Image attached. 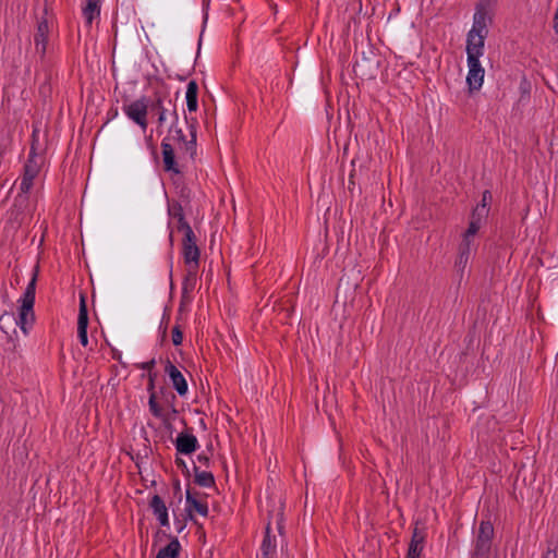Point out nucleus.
Masks as SVG:
<instances>
[{"mask_svg": "<svg viewBox=\"0 0 558 558\" xmlns=\"http://www.w3.org/2000/svg\"><path fill=\"white\" fill-rule=\"evenodd\" d=\"M490 201V193L489 191H485L483 193V196H482V201L481 203H478L476 206H483L484 205V208H485V217L487 218L488 216V213H489V206H488V202Z\"/></svg>", "mask_w": 558, "mask_h": 558, "instance_id": "c756f323", "label": "nucleus"}, {"mask_svg": "<svg viewBox=\"0 0 558 558\" xmlns=\"http://www.w3.org/2000/svg\"><path fill=\"white\" fill-rule=\"evenodd\" d=\"M49 39V24L46 20H43L37 25V31L34 37L35 49L41 56H45L47 51Z\"/></svg>", "mask_w": 558, "mask_h": 558, "instance_id": "f3484780", "label": "nucleus"}, {"mask_svg": "<svg viewBox=\"0 0 558 558\" xmlns=\"http://www.w3.org/2000/svg\"><path fill=\"white\" fill-rule=\"evenodd\" d=\"M165 373L169 377L170 383L178 395L180 397L186 396L189 391L187 381L182 372L169 360L166 363Z\"/></svg>", "mask_w": 558, "mask_h": 558, "instance_id": "9d476101", "label": "nucleus"}, {"mask_svg": "<svg viewBox=\"0 0 558 558\" xmlns=\"http://www.w3.org/2000/svg\"><path fill=\"white\" fill-rule=\"evenodd\" d=\"M486 220L485 217V208L483 206H475L471 214V219L468 229L463 233L464 238L474 240L477 231L482 227L483 222Z\"/></svg>", "mask_w": 558, "mask_h": 558, "instance_id": "4468645a", "label": "nucleus"}, {"mask_svg": "<svg viewBox=\"0 0 558 558\" xmlns=\"http://www.w3.org/2000/svg\"><path fill=\"white\" fill-rule=\"evenodd\" d=\"M169 244H170V247L172 248V246H173V231H172V229H170V231H169Z\"/></svg>", "mask_w": 558, "mask_h": 558, "instance_id": "e433bc0d", "label": "nucleus"}, {"mask_svg": "<svg viewBox=\"0 0 558 558\" xmlns=\"http://www.w3.org/2000/svg\"><path fill=\"white\" fill-rule=\"evenodd\" d=\"M189 134L171 126L169 135L161 142L163 169L172 175H180L193 163L197 154L196 122H187Z\"/></svg>", "mask_w": 558, "mask_h": 558, "instance_id": "f257e3e1", "label": "nucleus"}, {"mask_svg": "<svg viewBox=\"0 0 558 558\" xmlns=\"http://www.w3.org/2000/svg\"><path fill=\"white\" fill-rule=\"evenodd\" d=\"M171 340H172V343H173L174 345H180V344H182V341H183V332L181 331L180 326L175 325V326L172 328V332H171Z\"/></svg>", "mask_w": 558, "mask_h": 558, "instance_id": "c85d7f7f", "label": "nucleus"}, {"mask_svg": "<svg viewBox=\"0 0 558 558\" xmlns=\"http://www.w3.org/2000/svg\"><path fill=\"white\" fill-rule=\"evenodd\" d=\"M198 269L186 268V274L182 282V299L190 300L192 292L195 289L197 282Z\"/></svg>", "mask_w": 558, "mask_h": 558, "instance_id": "4be33fe9", "label": "nucleus"}, {"mask_svg": "<svg viewBox=\"0 0 558 558\" xmlns=\"http://www.w3.org/2000/svg\"><path fill=\"white\" fill-rule=\"evenodd\" d=\"M195 483L202 487L209 488L215 485V477L211 472L201 471L197 466H194Z\"/></svg>", "mask_w": 558, "mask_h": 558, "instance_id": "393cba45", "label": "nucleus"}, {"mask_svg": "<svg viewBox=\"0 0 558 558\" xmlns=\"http://www.w3.org/2000/svg\"><path fill=\"white\" fill-rule=\"evenodd\" d=\"M544 558H557V553L555 550L548 549L544 556Z\"/></svg>", "mask_w": 558, "mask_h": 558, "instance_id": "72a5a7b5", "label": "nucleus"}, {"mask_svg": "<svg viewBox=\"0 0 558 558\" xmlns=\"http://www.w3.org/2000/svg\"><path fill=\"white\" fill-rule=\"evenodd\" d=\"M186 108L190 112H195L198 108V85L195 81H190L185 92Z\"/></svg>", "mask_w": 558, "mask_h": 558, "instance_id": "5701e85b", "label": "nucleus"}, {"mask_svg": "<svg viewBox=\"0 0 558 558\" xmlns=\"http://www.w3.org/2000/svg\"><path fill=\"white\" fill-rule=\"evenodd\" d=\"M490 22L492 19L486 8L483 4L476 5L475 12L473 14L472 27L468 32V34L487 38Z\"/></svg>", "mask_w": 558, "mask_h": 558, "instance_id": "1a4fd4ad", "label": "nucleus"}, {"mask_svg": "<svg viewBox=\"0 0 558 558\" xmlns=\"http://www.w3.org/2000/svg\"><path fill=\"white\" fill-rule=\"evenodd\" d=\"M155 364V361H149V362H146L143 364V368L144 369H150L153 367V365Z\"/></svg>", "mask_w": 558, "mask_h": 558, "instance_id": "c9c22d12", "label": "nucleus"}, {"mask_svg": "<svg viewBox=\"0 0 558 558\" xmlns=\"http://www.w3.org/2000/svg\"><path fill=\"white\" fill-rule=\"evenodd\" d=\"M468 64V74H466V85L469 92L472 94L474 92H478L484 83L485 70L481 64L480 59L476 58H466Z\"/></svg>", "mask_w": 558, "mask_h": 558, "instance_id": "6e6552de", "label": "nucleus"}, {"mask_svg": "<svg viewBox=\"0 0 558 558\" xmlns=\"http://www.w3.org/2000/svg\"><path fill=\"white\" fill-rule=\"evenodd\" d=\"M182 257L186 268H199L201 251L196 244V235L193 229L184 233L182 241Z\"/></svg>", "mask_w": 558, "mask_h": 558, "instance_id": "39448f33", "label": "nucleus"}, {"mask_svg": "<svg viewBox=\"0 0 558 558\" xmlns=\"http://www.w3.org/2000/svg\"><path fill=\"white\" fill-rule=\"evenodd\" d=\"M168 214L170 217V221L168 223V228L170 229L171 221H177L178 229L187 232L189 229H192L189 222L185 220L183 208L180 204H172L168 207Z\"/></svg>", "mask_w": 558, "mask_h": 558, "instance_id": "aec40b11", "label": "nucleus"}, {"mask_svg": "<svg viewBox=\"0 0 558 558\" xmlns=\"http://www.w3.org/2000/svg\"><path fill=\"white\" fill-rule=\"evenodd\" d=\"M197 459H198V461H199V462H202V463H204V464H207V463H208V461H209L208 457L203 456V454H199V456L197 457Z\"/></svg>", "mask_w": 558, "mask_h": 558, "instance_id": "f704fd0d", "label": "nucleus"}, {"mask_svg": "<svg viewBox=\"0 0 558 558\" xmlns=\"http://www.w3.org/2000/svg\"><path fill=\"white\" fill-rule=\"evenodd\" d=\"M101 10V0H85L82 8V14L88 27L93 22L99 20Z\"/></svg>", "mask_w": 558, "mask_h": 558, "instance_id": "a211bd4d", "label": "nucleus"}, {"mask_svg": "<svg viewBox=\"0 0 558 558\" xmlns=\"http://www.w3.org/2000/svg\"><path fill=\"white\" fill-rule=\"evenodd\" d=\"M415 543H416V545L424 546V535L421 534L416 529L413 532L410 544H415Z\"/></svg>", "mask_w": 558, "mask_h": 558, "instance_id": "2f4dec72", "label": "nucleus"}, {"mask_svg": "<svg viewBox=\"0 0 558 558\" xmlns=\"http://www.w3.org/2000/svg\"><path fill=\"white\" fill-rule=\"evenodd\" d=\"M423 548H424V546L416 545V543L410 544L408 554H407V558H420L422 555Z\"/></svg>", "mask_w": 558, "mask_h": 558, "instance_id": "cd10ccee", "label": "nucleus"}, {"mask_svg": "<svg viewBox=\"0 0 558 558\" xmlns=\"http://www.w3.org/2000/svg\"><path fill=\"white\" fill-rule=\"evenodd\" d=\"M35 293H36V277H33L32 280L26 286L22 296L17 300L19 314L15 317L13 314L4 313L0 316V325L1 328L7 323L14 322L16 326L21 328L24 335H27L28 330L32 328L35 322L34 314V304H35Z\"/></svg>", "mask_w": 558, "mask_h": 558, "instance_id": "f03ea898", "label": "nucleus"}, {"mask_svg": "<svg viewBox=\"0 0 558 558\" xmlns=\"http://www.w3.org/2000/svg\"><path fill=\"white\" fill-rule=\"evenodd\" d=\"M277 556V544L276 537L270 535V526L267 525L265 536L260 546L262 558H276Z\"/></svg>", "mask_w": 558, "mask_h": 558, "instance_id": "412c9836", "label": "nucleus"}, {"mask_svg": "<svg viewBox=\"0 0 558 558\" xmlns=\"http://www.w3.org/2000/svg\"><path fill=\"white\" fill-rule=\"evenodd\" d=\"M494 526L489 521H482L478 526V534L475 541L474 558H485L492 545Z\"/></svg>", "mask_w": 558, "mask_h": 558, "instance_id": "0eeeda50", "label": "nucleus"}, {"mask_svg": "<svg viewBox=\"0 0 558 558\" xmlns=\"http://www.w3.org/2000/svg\"><path fill=\"white\" fill-rule=\"evenodd\" d=\"M45 163V157L36 151L32 145L27 160L24 165L23 174L20 182V191L29 193L34 187L35 180L39 177Z\"/></svg>", "mask_w": 558, "mask_h": 558, "instance_id": "7ed1b4c3", "label": "nucleus"}, {"mask_svg": "<svg viewBox=\"0 0 558 558\" xmlns=\"http://www.w3.org/2000/svg\"><path fill=\"white\" fill-rule=\"evenodd\" d=\"M469 259H470L469 256H465V255L459 253L457 260H456V267L463 271L469 263Z\"/></svg>", "mask_w": 558, "mask_h": 558, "instance_id": "7c9ffc66", "label": "nucleus"}, {"mask_svg": "<svg viewBox=\"0 0 558 558\" xmlns=\"http://www.w3.org/2000/svg\"><path fill=\"white\" fill-rule=\"evenodd\" d=\"M181 544L178 538H172L167 546L162 547L156 558H179Z\"/></svg>", "mask_w": 558, "mask_h": 558, "instance_id": "b1692460", "label": "nucleus"}, {"mask_svg": "<svg viewBox=\"0 0 558 558\" xmlns=\"http://www.w3.org/2000/svg\"><path fill=\"white\" fill-rule=\"evenodd\" d=\"M154 388H155V385H154V377H153V376H149V384H148V387H147V390H148L149 395H150L151 392H155Z\"/></svg>", "mask_w": 558, "mask_h": 558, "instance_id": "473e14b6", "label": "nucleus"}, {"mask_svg": "<svg viewBox=\"0 0 558 558\" xmlns=\"http://www.w3.org/2000/svg\"><path fill=\"white\" fill-rule=\"evenodd\" d=\"M473 248L474 240L462 236V241L459 246V253L470 257Z\"/></svg>", "mask_w": 558, "mask_h": 558, "instance_id": "bb28decb", "label": "nucleus"}, {"mask_svg": "<svg viewBox=\"0 0 558 558\" xmlns=\"http://www.w3.org/2000/svg\"><path fill=\"white\" fill-rule=\"evenodd\" d=\"M485 37L466 34L465 52L466 58L481 59L485 51Z\"/></svg>", "mask_w": 558, "mask_h": 558, "instance_id": "2eb2a0df", "label": "nucleus"}, {"mask_svg": "<svg viewBox=\"0 0 558 558\" xmlns=\"http://www.w3.org/2000/svg\"><path fill=\"white\" fill-rule=\"evenodd\" d=\"M175 462H177V464H178L179 466L186 468V463H185V461H184V460H182V459H177V460H175Z\"/></svg>", "mask_w": 558, "mask_h": 558, "instance_id": "58836bf2", "label": "nucleus"}, {"mask_svg": "<svg viewBox=\"0 0 558 558\" xmlns=\"http://www.w3.org/2000/svg\"><path fill=\"white\" fill-rule=\"evenodd\" d=\"M150 509L153 510L154 515L157 518L159 524L162 527H169V515L168 508L162 500V498L158 495H154L149 502Z\"/></svg>", "mask_w": 558, "mask_h": 558, "instance_id": "dca6fc26", "label": "nucleus"}, {"mask_svg": "<svg viewBox=\"0 0 558 558\" xmlns=\"http://www.w3.org/2000/svg\"><path fill=\"white\" fill-rule=\"evenodd\" d=\"M28 194L29 193H23L20 191L11 209V219H13L19 225L28 221L35 210V206L29 202Z\"/></svg>", "mask_w": 558, "mask_h": 558, "instance_id": "423d86ee", "label": "nucleus"}, {"mask_svg": "<svg viewBox=\"0 0 558 558\" xmlns=\"http://www.w3.org/2000/svg\"><path fill=\"white\" fill-rule=\"evenodd\" d=\"M175 450L182 454H192L198 448L197 438L191 433H180L174 441Z\"/></svg>", "mask_w": 558, "mask_h": 558, "instance_id": "ddd939ff", "label": "nucleus"}, {"mask_svg": "<svg viewBox=\"0 0 558 558\" xmlns=\"http://www.w3.org/2000/svg\"><path fill=\"white\" fill-rule=\"evenodd\" d=\"M185 509L189 514L192 517L194 513H197L202 517L208 515V506L205 501L197 499L192 493L187 489L185 496Z\"/></svg>", "mask_w": 558, "mask_h": 558, "instance_id": "6ab92c4d", "label": "nucleus"}, {"mask_svg": "<svg viewBox=\"0 0 558 558\" xmlns=\"http://www.w3.org/2000/svg\"><path fill=\"white\" fill-rule=\"evenodd\" d=\"M154 108L158 110V123L162 125L167 120V109L165 108L163 99L161 97L156 98Z\"/></svg>", "mask_w": 558, "mask_h": 558, "instance_id": "a878e982", "label": "nucleus"}, {"mask_svg": "<svg viewBox=\"0 0 558 558\" xmlns=\"http://www.w3.org/2000/svg\"><path fill=\"white\" fill-rule=\"evenodd\" d=\"M148 407L150 413L155 417L161 420L163 424H169L177 415V410L174 408L165 409L157 402L155 392H151L149 395Z\"/></svg>", "mask_w": 558, "mask_h": 558, "instance_id": "f8f14e48", "label": "nucleus"}, {"mask_svg": "<svg viewBox=\"0 0 558 558\" xmlns=\"http://www.w3.org/2000/svg\"><path fill=\"white\" fill-rule=\"evenodd\" d=\"M169 277H170V283L172 284V254L170 255Z\"/></svg>", "mask_w": 558, "mask_h": 558, "instance_id": "4c0bfd02", "label": "nucleus"}, {"mask_svg": "<svg viewBox=\"0 0 558 558\" xmlns=\"http://www.w3.org/2000/svg\"><path fill=\"white\" fill-rule=\"evenodd\" d=\"M122 111L128 119L137 124L143 132L147 130L148 99L146 97L143 96L130 104L123 105Z\"/></svg>", "mask_w": 558, "mask_h": 558, "instance_id": "20e7f679", "label": "nucleus"}, {"mask_svg": "<svg viewBox=\"0 0 558 558\" xmlns=\"http://www.w3.org/2000/svg\"><path fill=\"white\" fill-rule=\"evenodd\" d=\"M87 327H88V313H87L86 300H85L84 295H81L80 311H78V318H77V337H78L80 343L83 347L88 345Z\"/></svg>", "mask_w": 558, "mask_h": 558, "instance_id": "9b49d317", "label": "nucleus"}]
</instances>
